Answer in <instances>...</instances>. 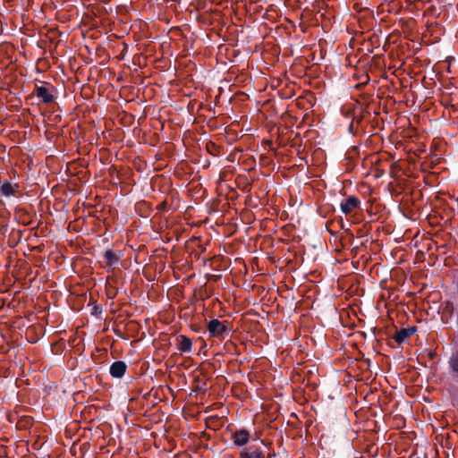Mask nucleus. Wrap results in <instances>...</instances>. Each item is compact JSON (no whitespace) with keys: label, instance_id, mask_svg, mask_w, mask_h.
I'll return each instance as SVG.
<instances>
[{"label":"nucleus","instance_id":"f257e3e1","mask_svg":"<svg viewBox=\"0 0 458 458\" xmlns=\"http://www.w3.org/2000/svg\"><path fill=\"white\" fill-rule=\"evenodd\" d=\"M227 322L220 321L217 318L211 319L208 324V331L212 337H222L227 330Z\"/></svg>","mask_w":458,"mask_h":458},{"label":"nucleus","instance_id":"f03ea898","mask_svg":"<svg viewBox=\"0 0 458 458\" xmlns=\"http://www.w3.org/2000/svg\"><path fill=\"white\" fill-rule=\"evenodd\" d=\"M250 439V434L249 430L246 428H240L235 430L231 435V440L233 441V445L237 447H242L246 445Z\"/></svg>","mask_w":458,"mask_h":458},{"label":"nucleus","instance_id":"7ed1b4c3","mask_svg":"<svg viewBox=\"0 0 458 458\" xmlns=\"http://www.w3.org/2000/svg\"><path fill=\"white\" fill-rule=\"evenodd\" d=\"M240 458H265L263 451L256 446L244 447L240 452Z\"/></svg>","mask_w":458,"mask_h":458},{"label":"nucleus","instance_id":"20e7f679","mask_svg":"<svg viewBox=\"0 0 458 458\" xmlns=\"http://www.w3.org/2000/svg\"><path fill=\"white\" fill-rule=\"evenodd\" d=\"M441 320L443 323L447 324L451 320L454 312V305L452 301H446L441 305Z\"/></svg>","mask_w":458,"mask_h":458},{"label":"nucleus","instance_id":"39448f33","mask_svg":"<svg viewBox=\"0 0 458 458\" xmlns=\"http://www.w3.org/2000/svg\"><path fill=\"white\" fill-rule=\"evenodd\" d=\"M360 201L354 196L348 197L344 201H343L340 205L341 210L344 214L348 215L352 213L354 209L359 208Z\"/></svg>","mask_w":458,"mask_h":458},{"label":"nucleus","instance_id":"423d86ee","mask_svg":"<svg viewBox=\"0 0 458 458\" xmlns=\"http://www.w3.org/2000/svg\"><path fill=\"white\" fill-rule=\"evenodd\" d=\"M177 341V350L181 352H190L192 347L191 340L183 335H179L176 338Z\"/></svg>","mask_w":458,"mask_h":458},{"label":"nucleus","instance_id":"0eeeda50","mask_svg":"<svg viewBox=\"0 0 458 458\" xmlns=\"http://www.w3.org/2000/svg\"><path fill=\"white\" fill-rule=\"evenodd\" d=\"M126 364L123 361H115L110 367V374L114 377H122L126 371Z\"/></svg>","mask_w":458,"mask_h":458},{"label":"nucleus","instance_id":"6e6552de","mask_svg":"<svg viewBox=\"0 0 458 458\" xmlns=\"http://www.w3.org/2000/svg\"><path fill=\"white\" fill-rule=\"evenodd\" d=\"M36 96L41 98V100L46 104L51 103L54 100V97L50 90L43 86L36 88Z\"/></svg>","mask_w":458,"mask_h":458},{"label":"nucleus","instance_id":"1a4fd4ad","mask_svg":"<svg viewBox=\"0 0 458 458\" xmlns=\"http://www.w3.org/2000/svg\"><path fill=\"white\" fill-rule=\"evenodd\" d=\"M414 332V327L402 328L396 332V334L394 336V339L398 344L403 343L406 339L412 335Z\"/></svg>","mask_w":458,"mask_h":458},{"label":"nucleus","instance_id":"9d476101","mask_svg":"<svg viewBox=\"0 0 458 458\" xmlns=\"http://www.w3.org/2000/svg\"><path fill=\"white\" fill-rule=\"evenodd\" d=\"M447 363L452 375L458 377V349L451 354Z\"/></svg>","mask_w":458,"mask_h":458},{"label":"nucleus","instance_id":"9b49d317","mask_svg":"<svg viewBox=\"0 0 458 458\" xmlns=\"http://www.w3.org/2000/svg\"><path fill=\"white\" fill-rule=\"evenodd\" d=\"M17 186L9 182H4L0 186V192L3 196L10 197L14 194Z\"/></svg>","mask_w":458,"mask_h":458},{"label":"nucleus","instance_id":"f8f14e48","mask_svg":"<svg viewBox=\"0 0 458 458\" xmlns=\"http://www.w3.org/2000/svg\"><path fill=\"white\" fill-rule=\"evenodd\" d=\"M104 257L109 266H114L118 263L119 258L113 250H106Z\"/></svg>","mask_w":458,"mask_h":458}]
</instances>
